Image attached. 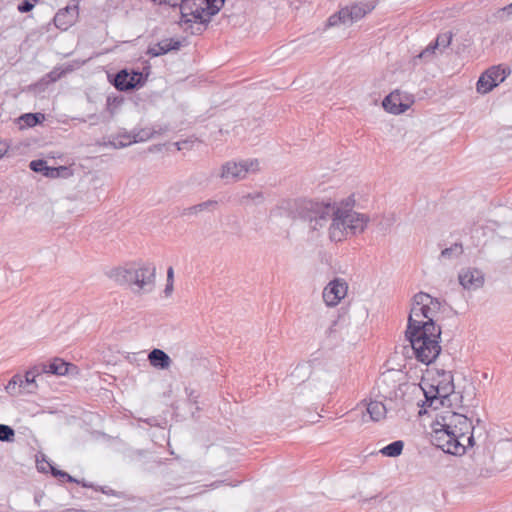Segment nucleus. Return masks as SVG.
I'll return each instance as SVG.
<instances>
[{
	"mask_svg": "<svg viewBox=\"0 0 512 512\" xmlns=\"http://www.w3.org/2000/svg\"><path fill=\"white\" fill-rule=\"evenodd\" d=\"M425 396L419 415H427L432 443L443 452L462 456L474 447V426L464 414L458 413L453 402L458 400L454 392L453 376L450 372L430 368L420 382Z\"/></svg>",
	"mask_w": 512,
	"mask_h": 512,
	"instance_id": "nucleus-1",
	"label": "nucleus"
},
{
	"mask_svg": "<svg viewBox=\"0 0 512 512\" xmlns=\"http://www.w3.org/2000/svg\"><path fill=\"white\" fill-rule=\"evenodd\" d=\"M162 16L171 17L183 30L191 34L201 33L211 17L219 12L224 0H163Z\"/></svg>",
	"mask_w": 512,
	"mask_h": 512,
	"instance_id": "nucleus-2",
	"label": "nucleus"
},
{
	"mask_svg": "<svg viewBox=\"0 0 512 512\" xmlns=\"http://www.w3.org/2000/svg\"><path fill=\"white\" fill-rule=\"evenodd\" d=\"M406 334L418 361L430 364L439 356L441 352L439 325L430 324L424 328L407 327Z\"/></svg>",
	"mask_w": 512,
	"mask_h": 512,
	"instance_id": "nucleus-3",
	"label": "nucleus"
},
{
	"mask_svg": "<svg viewBox=\"0 0 512 512\" xmlns=\"http://www.w3.org/2000/svg\"><path fill=\"white\" fill-rule=\"evenodd\" d=\"M156 269L145 264H127L110 271L109 277L119 285H135L139 289H150L155 282Z\"/></svg>",
	"mask_w": 512,
	"mask_h": 512,
	"instance_id": "nucleus-4",
	"label": "nucleus"
},
{
	"mask_svg": "<svg viewBox=\"0 0 512 512\" xmlns=\"http://www.w3.org/2000/svg\"><path fill=\"white\" fill-rule=\"evenodd\" d=\"M441 303L427 293L420 292L414 296L407 327L424 328L437 325Z\"/></svg>",
	"mask_w": 512,
	"mask_h": 512,
	"instance_id": "nucleus-5",
	"label": "nucleus"
},
{
	"mask_svg": "<svg viewBox=\"0 0 512 512\" xmlns=\"http://www.w3.org/2000/svg\"><path fill=\"white\" fill-rule=\"evenodd\" d=\"M510 74V70L503 65H495L484 71L476 83V90L480 94H487L502 83Z\"/></svg>",
	"mask_w": 512,
	"mask_h": 512,
	"instance_id": "nucleus-6",
	"label": "nucleus"
},
{
	"mask_svg": "<svg viewBox=\"0 0 512 512\" xmlns=\"http://www.w3.org/2000/svg\"><path fill=\"white\" fill-rule=\"evenodd\" d=\"M372 9L373 6L368 4H355L342 8L337 14L329 17L328 26H336L338 24H352L353 22L362 19Z\"/></svg>",
	"mask_w": 512,
	"mask_h": 512,
	"instance_id": "nucleus-7",
	"label": "nucleus"
},
{
	"mask_svg": "<svg viewBox=\"0 0 512 512\" xmlns=\"http://www.w3.org/2000/svg\"><path fill=\"white\" fill-rule=\"evenodd\" d=\"M413 103L412 95L395 90L384 98L382 106L388 113L398 115L408 110Z\"/></svg>",
	"mask_w": 512,
	"mask_h": 512,
	"instance_id": "nucleus-8",
	"label": "nucleus"
},
{
	"mask_svg": "<svg viewBox=\"0 0 512 512\" xmlns=\"http://www.w3.org/2000/svg\"><path fill=\"white\" fill-rule=\"evenodd\" d=\"M347 293V282L342 278H335L324 287L322 297L327 306L335 307L347 296Z\"/></svg>",
	"mask_w": 512,
	"mask_h": 512,
	"instance_id": "nucleus-9",
	"label": "nucleus"
},
{
	"mask_svg": "<svg viewBox=\"0 0 512 512\" xmlns=\"http://www.w3.org/2000/svg\"><path fill=\"white\" fill-rule=\"evenodd\" d=\"M40 375H42L40 372V368L38 364H36L26 371L24 377L21 376L20 374L14 375L8 382L6 390L9 392H14L16 386H18L19 388H23L27 392H33L35 389H37L36 378L39 377Z\"/></svg>",
	"mask_w": 512,
	"mask_h": 512,
	"instance_id": "nucleus-10",
	"label": "nucleus"
},
{
	"mask_svg": "<svg viewBox=\"0 0 512 512\" xmlns=\"http://www.w3.org/2000/svg\"><path fill=\"white\" fill-rule=\"evenodd\" d=\"M258 169V162H228L226 163L221 172V177L226 179H240L246 176L249 171Z\"/></svg>",
	"mask_w": 512,
	"mask_h": 512,
	"instance_id": "nucleus-11",
	"label": "nucleus"
},
{
	"mask_svg": "<svg viewBox=\"0 0 512 512\" xmlns=\"http://www.w3.org/2000/svg\"><path fill=\"white\" fill-rule=\"evenodd\" d=\"M38 366L41 374L64 376L71 371L78 373L77 366L58 357L53 358L49 363H39Z\"/></svg>",
	"mask_w": 512,
	"mask_h": 512,
	"instance_id": "nucleus-12",
	"label": "nucleus"
},
{
	"mask_svg": "<svg viewBox=\"0 0 512 512\" xmlns=\"http://www.w3.org/2000/svg\"><path fill=\"white\" fill-rule=\"evenodd\" d=\"M142 79L143 75L140 72H128L127 70H121L115 76L114 86L120 91H126L141 84Z\"/></svg>",
	"mask_w": 512,
	"mask_h": 512,
	"instance_id": "nucleus-13",
	"label": "nucleus"
},
{
	"mask_svg": "<svg viewBox=\"0 0 512 512\" xmlns=\"http://www.w3.org/2000/svg\"><path fill=\"white\" fill-rule=\"evenodd\" d=\"M341 216L345 218L346 226L351 233L362 232L367 225L368 218L351 209H341Z\"/></svg>",
	"mask_w": 512,
	"mask_h": 512,
	"instance_id": "nucleus-14",
	"label": "nucleus"
},
{
	"mask_svg": "<svg viewBox=\"0 0 512 512\" xmlns=\"http://www.w3.org/2000/svg\"><path fill=\"white\" fill-rule=\"evenodd\" d=\"M304 205L305 211L301 212L300 215L310 222L317 221L318 219H324L325 215L333 209L330 204H313L311 202H305Z\"/></svg>",
	"mask_w": 512,
	"mask_h": 512,
	"instance_id": "nucleus-15",
	"label": "nucleus"
},
{
	"mask_svg": "<svg viewBox=\"0 0 512 512\" xmlns=\"http://www.w3.org/2000/svg\"><path fill=\"white\" fill-rule=\"evenodd\" d=\"M349 229L346 226L345 218L341 216V209L337 208L334 212L333 222L329 229L330 238L333 241H341L348 234Z\"/></svg>",
	"mask_w": 512,
	"mask_h": 512,
	"instance_id": "nucleus-16",
	"label": "nucleus"
},
{
	"mask_svg": "<svg viewBox=\"0 0 512 512\" xmlns=\"http://www.w3.org/2000/svg\"><path fill=\"white\" fill-rule=\"evenodd\" d=\"M78 17V6L66 7L60 10L54 17L55 25L61 30H67Z\"/></svg>",
	"mask_w": 512,
	"mask_h": 512,
	"instance_id": "nucleus-17",
	"label": "nucleus"
},
{
	"mask_svg": "<svg viewBox=\"0 0 512 512\" xmlns=\"http://www.w3.org/2000/svg\"><path fill=\"white\" fill-rule=\"evenodd\" d=\"M459 281L464 288H477L483 283V276L476 269H468L459 275Z\"/></svg>",
	"mask_w": 512,
	"mask_h": 512,
	"instance_id": "nucleus-18",
	"label": "nucleus"
},
{
	"mask_svg": "<svg viewBox=\"0 0 512 512\" xmlns=\"http://www.w3.org/2000/svg\"><path fill=\"white\" fill-rule=\"evenodd\" d=\"M367 412L373 421H380L386 417V407L380 401H370L367 405Z\"/></svg>",
	"mask_w": 512,
	"mask_h": 512,
	"instance_id": "nucleus-19",
	"label": "nucleus"
},
{
	"mask_svg": "<svg viewBox=\"0 0 512 512\" xmlns=\"http://www.w3.org/2000/svg\"><path fill=\"white\" fill-rule=\"evenodd\" d=\"M403 448L404 442L401 440H397L381 448L380 453L386 457H397L402 453Z\"/></svg>",
	"mask_w": 512,
	"mask_h": 512,
	"instance_id": "nucleus-20",
	"label": "nucleus"
},
{
	"mask_svg": "<svg viewBox=\"0 0 512 512\" xmlns=\"http://www.w3.org/2000/svg\"><path fill=\"white\" fill-rule=\"evenodd\" d=\"M44 119L45 116L42 113H27L19 118V124L21 127H33Z\"/></svg>",
	"mask_w": 512,
	"mask_h": 512,
	"instance_id": "nucleus-21",
	"label": "nucleus"
},
{
	"mask_svg": "<svg viewBox=\"0 0 512 512\" xmlns=\"http://www.w3.org/2000/svg\"><path fill=\"white\" fill-rule=\"evenodd\" d=\"M73 175L72 170L66 166L49 167L45 169V176L49 178H68Z\"/></svg>",
	"mask_w": 512,
	"mask_h": 512,
	"instance_id": "nucleus-22",
	"label": "nucleus"
},
{
	"mask_svg": "<svg viewBox=\"0 0 512 512\" xmlns=\"http://www.w3.org/2000/svg\"><path fill=\"white\" fill-rule=\"evenodd\" d=\"M46 465L54 477H57L62 481L76 482V480L72 476H70L68 473L58 470L57 468H55L52 464H50L48 462L46 463Z\"/></svg>",
	"mask_w": 512,
	"mask_h": 512,
	"instance_id": "nucleus-23",
	"label": "nucleus"
},
{
	"mask_svg": "<svg viewBox=\"0 0 512 512\" xmlns=\"http://www.w3.org/2000/svg\"><path fill=\"white\" fill-rule=\"evenodd\" d=\"M182 45V42L174 39H166L162 41V54H165L172 50H178Z\"/></svg>",
	"mask_w": 512,
	"mask_h": 512,
	"instance_id": "nucleus-24",
	"label": "nucleus"
},
{
	"mask_svg": "<svg viewBox=\"0 0 512 512\" xmlns=\"http://www.w3.org/2000/svg\"><path fill=\"white\" fill-rule=\"evenodd\" d=\"M174 290V271L173 268L170 267L167 270V281L165 285L164 293L167 297L171 296Z\"/></svg>",
	"mask_w": 512,
	"mask_h": 512,
	"instance_id": "nucleus-25",
	"label": "nucleus"
},
{
	"mask_svg": "<svg viewBox=\"0 0 512 512\" xmlns=\"http://www.w3.org/2000/svg\"><path fill=\"white\" fill-rule=\"evenodd\" d=\"M14 436V430L7 426L0 424V440L1 441H9Z\"/></svg>",
	"mask_w": 512,
	"mask_h": 512,
	"instance_id": "nucleus-26",
	"label": "nucleus"
},
{
	"mask_svg": "<svg viewBox=\"0 0 512 512\" xmlns=\"http://www.w3.org/2000/svg\"><path fill=\"white\" fill-rule=\"evenodd\" d=\"M30 168L34 172H40L45 175V169L48 168L46 161L44 160H33L30 162Z\"/></svg>",
	"mask_w": 512,
	"mask_h": 512,
	"instance_id": "nucleus-27",
	"label": "nucleus"
},
{
	"mask_svg": "<svg viewBox=\"0 0 512 512\" xmlns=\"http://www.w3.org/2000/svg\"><path fill=\"white\" fill-rule=\"evenodd\" d=\"M150 362L154 366L160 365V349H154L148 356Z\"/></svg>",
	"mask_w": 512,
	"mask_h": 512,
	"instance_id": "nucleus-28",
	"label": "nucleus"
},
{
	"mask_svg": "<svg viewBox=\"0 0 512 512\" xmlns=\"http://www.w3.org/2000/svg\"><path fill=\"white\" fill-rule=\"evenodd\" d=\"M452 250H455L457 253L461 254L462 253V246L461 245H458V244H455L453 248H447V249H444L442 251V256L446 257V256H449L450 255V252Z\"/></svg>",
	"mask_w": 512,
	"mask_h": 512,
	"instance_id": "nucleus-29",
	"label": "nucleus"
},
{
	"mask_svg": "<svg viewBox=\"0 0 512 512\" xmlns=\"http://www.w3.org/2000/svg\"><path fill=\"white\" fill-rule=\"evenodd\" d=\"M32 8H33V4H31L27 1L22 3L21 5H19V7H18L19 11H21V12H29L30 10H32Z\"/></svg>",
	"mask_w": 512,
	"mask_h": 512,
	"instance_id": "nucleus-30",
	"label": "nucleus"
},
{
	"mask_svg": "<svg viewBox=\"0 0 512 512\" xmlns=\"http://www.w3.org/2000/svg\"><path fill=\"white\" fill-rule=\"evenodd\" d=\"M170 365L169 356L162 351V369L168 368Z\"/></svg>",
	"mask_w": 512,
	"mask_h": 512,
	"instance_id": "nucleus-31",
	"label": "nucleus"
},
{
	"mask_svg": "<svg viewBox=\"0 0 512 512\" xmlns=\"http://www.w3.org/2000/svg\"><path fill=\"white\" fill-rule=\"evenodd\" d=\"M8 152V146L6 143L0 142V159Z\"/></svg>",
	"mask_w": 512,
	"mask_h": 512,
	"instance_id": "nucleus-32",
	"label": "nucleus"
},
{
	"mask_svg": "<svg viewBox=\"0 0 512 512\" xmlns=\"http://www.w3.org/2000/svg\"><path fill=\"white\" fill-rule=\"evenodd\" d=\"M38 468H39L41 471H46V469H47V468H46V465H41V464H39V465H38Z\"/></svg>",
	"mask_w": 512,
	"mask_h": 512,
	"instance_id": "nucleus-33",
	"label": "nucleus"
},
{
	"mask_svg": "<svg viewBox=\"0 0 512 512\" xmlns=\"http://www.w3.org/2000/svg\"><path fill=\"white\" fill-rule=\"evenodd\" d=\"M505 10H507L508 13H512V3L508 7H506Z\"/></svg>",
	"mask_w": 512,
	"mask_h": 512,
	"instance_id": "nucleus-34",
	"label": "nucleus"
},
{
	"mask_svg": "<svg viewBox=\"0 0 512 512\" xmlns=\"http://www.w3.org/2000/svg\"><path fill=\"white\" fill-rule=\"evenodd\" d=\"M182 145L186 146V145H188V142L185 141L182 143Z\"/></svg>",
	"mask_w": 512,
	"mask_h": 512,
	"instance_id": "nucleus-35",
	"label": "nucleus"
}]
</instances>
